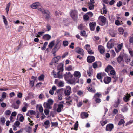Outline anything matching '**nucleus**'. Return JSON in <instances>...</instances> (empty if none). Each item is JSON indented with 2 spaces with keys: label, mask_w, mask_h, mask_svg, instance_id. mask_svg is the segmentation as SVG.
<instances>
[{
  "label": "nucleus",
  "mask_w": 133,
  "mask_h": 133,
  "mask_svg": "<svg viewBox=\"0 0 133 133\" xmlns=\"http://www.w3.org/2000/svg\"><path fill=\"white\" fill-rule=\"evenodd\" d=\"M111 78L110 77L105 78L104 80V82L106 84H108L111 81Z\"/></svg>",
  "instance_id": "25"
},
{
  "label": "nucleus",
  "mask_w": 133,
  "mask_h": 133,
  "mask_svg": "<svg viewBox=\"0 0 133 133\" xmlns=\"http://www.w3.org/2000/svg\"><path fill=\"white\" fill-rule=\"evenodd\" d=\"M68 83L72 85H75L76 83H78L79 82V79L77 78H74L68 80Z\"/></svg>",
  "instance_id": "3"
},
{
  "label": "nucleus",
  "mask_w": 133,
  "mask_h": 133,
  "mask_svg": "<svg viewBox=\"0 0 133 133\" xmlns=\"http://www.w3.org/2000/svg\"><path fill=\"white\" fill-rule=\"evenodd\" d=\"M38 10L40 11L43 14L45 13V12L47 11L48 10H44L42 7H41L39 8L38 9Z\"/></svg>",
  "instance_id": "31"
},
{
  "label": "nucleus",
  "mask_w": 133,
  "mask_h": 133,
  "mask_svg": "<svg viewBox=\"0 0 133 133\" xmlns=\"http://www.w3.org/2000/svg\"><path fill=\"white\" fill-rule=\"evenodd\" d=\"M71 92V88L69 86H66L64 93L65 95H69Z\"/></svg>",
  "instance_id": "6"
},
{
  "label": "nucleus",
  "mask_w": 133,
  "mask_h": 133,
  "mask_svg": "<svg viewBox=\"0 0 133 133\" xmlns=\"http://www.w3.org/2000/svg\"><path fill=\"white\" fill-rule=\"evenodd\" d=\"M123 58V55H120L117 58V60L118 63H120L122 61Z\"/></svg>",
  "instance_id": "28"
},
{
  "label": "nucleus",
  "mask_w": 133,
  "mask_h": 133,
  "mask_svg": "<svg viewBox=\"0 0 133 133\" xmlns=\"http://www.w3.org/2000/svg\"><path fill=\"white\" fill-rule=\"evenodd\" d=\"M70 16L74 20H76L78 18L77 12L76 10H71L70 12Z\"/></svg>",
  "instance_id": "2"
},
{
  "label": "nucleus",
  "mask_w": 133,
  "mask_h": 133,
  "mask_svg": "<svg viewBox=\"0 0 133 133\" xmlns=\"http://www.w3.org/2000/svg\"><path fill=\"white\" fill-rule=\"evenodd\" d=\"M51 38V36L48 34L45 35L43 36V39L45 40H49Z\"/></svg>",
  "instance_id": "23"
},
{
  "label": "nucleus",
  "mask_w": 133,
  "mask_h": 133,
  "mask_svg": "<svg viewBox=\"0 0 133 133\" xmlns=\"http://www.w3.org/2000/svg\"><path fill=\"white\" fill-rule=\"evenodd\" d=\"M114 41L113 39L110 40L107 44V46L108 48H111L114 46Z\"/></svg>",
  "instance_id": "8"
},
{
  "label": "nucleus",
  "mask_w": 133,
  "mask_h": 133,
  "mask_svg": "<svg viewBox=\"0 0 133 133\" xmlns=\"http://www.w3.org/2000/svg\"><path fill=\"white\" fill-rule=\"evenodd\" d=\"M75 51L82 55H83L84 54V51L83 49L79 47L76 48L75 49Z\"/></svg>",
  "instance_id": "7"
},
{
  "label": "nucleus",
  "mask_w": 133,
  "mask_h": 133,
  "mask_svg": "<svg viewBox=\"0 0 133 133\" xmlns=\"http://www.w3.org/2000/svg\"><path fill=\"white\" fill-rule=\"evenodd\" d=\"M7 96V94L5 92H3L2 93V95L1 96L2 98L3 99H5Z\"/></svg>",
  "instance_id": "48"
},
{
  "label": "nucleus",
  "mask_w": 133,
  "mask_h": 133,
  "mask_svg": "<svg viewBox=\"0 0 133 133\" xmlns=\"http://www.w3.org/2000/svg\"><path fill=\"white\" fill-rule=\"evenodd\" d=\"M40 5V4L38 2L34 3L31 5L30 7L32 9H36Z\"/></svg>",
  "instance_id": "16"
},
{
  "label": "nucleus",
  "mask_w": 133,
  "mask_h": 133,
  "mask_svg": "<svg viewBox=\"0 0 133 133\" xmlns=\"http://www.w3.org/2000/svg\"><path fill=\"white\" fill-rule=\"evenodd\" d=\"M123 44L122 43L118 45L117 48H115V50L117 53L119 52L123 48Z\"/></svg>",
  "instance_id": "10"
},
{
  "label": "nucleus",
  "mask_w": 133,
  "mask_h": 133,
  "mask_svg": "<svg viewBox=\"0 0 133 133\" xmlns=\"http://www.w3.org/2000/svg\"><path fill=\"white\" fill-rule=\"evenodd\" d=\"M87 89L89 92H91L94 93H95L96 92L95 90L94 89L93 90L91 87L90 86H88L87 87Z\"/></svg>",
  "instance_id": "30"
},
{
  "label": "nucleus",
  "mask_w": 133,
  "mask_h": 133,
  "mask_svg": "<svg viewBox=\"0 0 133 133\" xmlns=\"http://www.w3.org/2000/svg\"><path fill=\"white\" fill-rule=\"evenodd\" d=\"M38 110L40 112L43 113V108L42 106L41 105L39 107Z\"/></svg>",
  "instance_id": "50"
},
{
  "label": "nucleus",
  "mask_w": 133,
  "mask_h": 133,
  "mask_svg": "<svg viewBox=\"0 0 133 133\" xmlns=\"http://www.w3.org/2000/svg\"><path fill=\"white\" fill-rule=\"evenodd\" d=\"M58 85L61 87H63L64 85V83L62 81H60L58 83Z\"/></svg>",
  "instance_id": "44"
},
{
  "label": "nucleus",
  "mask_w": 133,
  "mask_h": 133,
  "mask_svg": "<svg viewBox=\"0 0 133 133\" xmlns=\"http://www.w3.org/2000/svg\"><path fill=\"white\" fill-rule=\"evenodd\" d=\"M32 131V128L31 127L29 126L26 129V132L30 133Z\"/></svg>",
  "instance_id": "43"
},
{
  "label": "nucleus",
  "mask_w": 133,
  "mask_h": 133,
  "mask_svg": "<svg viewBox=\"0 0 133 133\" xmlns=\"http://www.w3.org/2000/svg\"><path fill=\"white\" fill-rule=\"evenodd\" d=\"M50 12L47 10L45 12V13L43 14V16L46 19H49L50 17Z\"/></svg>",
  "instance_id": "17"
},
{
  "label": "nucleus",
  "mask_w": 133,
  "mask_h": 133,
  "mask_svg": "<svg viewBox=\"0 0 133 133\" xmlns=\"http://www.w3.org/2000/svg\"><path fill=\"white\" fill-rule=\"evenodd\" d=\"M61 57L59 56L54 57L52 59V63H56L60 59Z\"/></svg>",
  "instance_id": "21"
},
{
  "label": "nucleus",
  "mask_w": 133,
  "mask_h": 133,
  "mask_svg": "<svg viewBox=\"0 0 133 133\" xmlns=\"http://www.w3.org/2000/svg\"><path fill=\"white\" fill-rule=\"evenodd\" d=\"M88 114L85 112H83L81 113V117L82 118H85L88 117Z\"/></svg>",
  "instance_id": "27"
},
{
  "label": "nucleus",
  "mask_w": 133,
  "mask_h": 133,
  "mask_svg": "<svg viewBox=\"0 0 133 133\" xmlns=\"http://www.w3.org/2000/svg\"><path fill=\"white\" fill-rule=\"evenodd\" d=\"M72 75L69 72H66L64 75V77L66 80L70 78H71L72 77Z\"/></svg>",
  "instance_id": "13"
},
{
  "label": "nucleus",
  "mask_w": 133,
  "mask_h": 133,
  "mask_svg": "<svg viewBox=\"0 0 133 133\" xmlns=\"http://www.w3.org/2000/svg\"><path fill=\"white\" fill-rule=\"evenodd\" d=\"M78 122L77 121L76 123L74 125V129L75 130H77V128L78 126Z\"/></svg>",
  "instance_id": "40"
},
{
  "label": "nucleus",
  "mask_w": 133,
  "mask_h": 133,
  "mask_svg": "<svg viewBox=\"0 0 133 133\" xmlns=\"http://www.w3.org/2000/svg\"><path fill=\"white\" fill-rule=\"evenodd\" d=\"M48 43L47 42H46L45 43L43 47L41 48V49L42 50H44L45 49Z\"/></svg>",
  "instance_id": "45"
},
{
  "label": "nucleus",
  "mask_w": 133,
  "mask_h": 133,
  "mask_svg": "<svg viewBox=\"0 0 133 133\" xmlns=\"http://www.w3.org/2000/svg\"><path fill=\"white\" fill-rule=\"evenodd\" d=\"M101 96V94L100 93H97L95 94L94 96V97L95 98H98Z\"/></svg>",
  "instance_id": "41"
},
{
  "label": "nucleus",
  "mask_w": 133,
  "mask_h": 133,
  "mask_svg": "<svg viewBox=\"0 0 133 133\" xmlns=\"http://www.w3.org/2000/svg\"><path fill=\"white\" fill-rule=\"evenodd\" d=\"M57 69L58 70L57 72L58 77L59 78H63V76L61 72L63 70V67L62 66H59L57 68Z\"/></svg>",
  "instance_id": "4"
},
{
  "label": "nucleus",
  "mask_w": 133,
  "mask_h": 133,
  "mask_svg": "<svg viewBox=\"0 0 133 133\" xmlns=\"http://www.w3.org/2000/svg\"><path fill=\"white\" fill-rule=\"evenodd\" d=\"M118 31L120 34H122L123 33L124 30L123 28L120 27L118 29Z\"/></svg>",
  "instance_id": "36"
},
{
  "label": "nucleus",
  "mask_w": 133,
  "mask_h": 133,
  "mask_svg": "<svg viewBox=\"0 0 133 133\" xmlns=\"http://www.w3.org/2000/svg\"><path fill=\"white\" fill-rule=\"evenodd\" d=\"M28 112L31 115H34L36 113L35 111L33 110H30Z\"/></svg>",
  "instance_id": "58"
},
{
  "label": "nucleus",
  "mask_w": 133,
  "mask_h": 133,
  "mask_svg": "<svg viewBox=\"0 0 133 133\" xmlns=\"http://www.w3.org/2000/svg\"><path fill=\"white\" fill-rule=\"evenodd\" d=\"M131 96L130 94H128L127 93L123 97V100L125 102H127L129 100V98Z\"/></svg>",
  "instance_id": "14"
},
{
  "label": "nucleus",
  "mask_w": 133,
  "mask_h": 133,
  "mask_svg": "<svg viewBox=\"0 0 133 133\" xmlns=\"http://www.w3.org/2000/svg\"><path fill=\"white\" fill-rule=\"evenodd\" d=\"M96 25V24L95 22H90L89 24L90 28L92 31L94 30L95 27Z\"/></svg>",
  "instance_id": "15"
},
{
  "label": "nucleus",
  "mask_w": 133,
  "mask_h": 133,
  "mask_svg": "<svg viewBox=\"0 0 133 133\" xmlns=\"http://www.w3.org/2000/svg\"><path fill=\"white\" fill-rule=\"evenodd\" d=\"M89 17H91L93 16V13L91 12H89L87 14Z\"/></svg>",
  "instance_id": "60"
},
{
  "label": "nucleus",
  "mask_w": 133,
  "mask_h": 133,
  "mask_svg": "<svg viewBox=\"0 0 133 133\" xmlns=\"http://www.w3.org/2000/svg\"><path fill=\"white\" fill-rule=\"evenodd\" d=\"M92 73V69L91 68H89V70H88L87 73L88 76H90L91 75Z\"/></svg>",
  "instance_id": "35"
},
{
  "label": "nucleus",
  "mask_w": 133,
  "mask_h": 133,
  "mask_svg": "<svg viewBox=\"0 0 133 133\" xmlns=\"http://www.w3.org/2000/svg\"><path fill=\"white\" fill-rule=\"evenodd\" d=\"M98 49L101 53L102 54L105 51V50L104 47L101 45L98 46Z\"/></svg>",
  "instance_id": "18"
},
{
  "label": "nucleus",
  "mask_w": 133,
  "mask_h": 133,
  "mask_svg": "<svg viewBox=\"0 0 133 133\" xmlns=\"http://www.w3.org/2000/svg\"><path fill=\"white\" fill-rule=\"evenodd\" d=\"M63 44L64 46H66L68 45V41H65L63 42Z\"/></svg>",
  "instance_id": "56"
},
{
  "label": "nucleus",
  "mask_w": 133,
  "mask_h": 133,
  "mask_svg": "<svg viewBox=\"0 0 133 133\" xmlns=\"http://www.w3.org/2000/svg\"><path fill=\"white\" fill-rule=\"evenodd\" d=\"M10 4H11L9 2L6 5V10L7 14H8V11H9V8L10 6Z\"/></svg>",
  "instance_id": "37"
},
{
  "label": "nucleus",
  "mask_w": 133,
  "mask_h": 133,
  "mask_svg": "<svg viewBox=\"0 0 133 133\" xmlns=\"http://www.w3.org/2000/svg\"><path fill=\"white\" fill-rule=\"evenodd\" d=\"M129 52L132 56H133V51L131 49L129 50Z\"/></svg>",
  "instance_id": "64"
},
{
  "label": "nucleus",
  "mask_w": 133,
  "mask_h": 133,
  "mask_svg": "<svg viewBox=\"0 0 133 133\" xmlns=\"http://www.w3.org/2000/svg\"><path fill=\"white\" fill-rule=\"evenodd\" d=\"M120 103V100L119 98L115 102L114 104V106L116 108L117 107H118L119 104Z\"/></svg>",
  "instance_id": "33"
},
{
  "label": "nucleus",
  "mask_w": 133,
  "mask_h": 133,
  "mask_svg": "<svg viewBox=\"0 0 133 133\" xmlns=\"http://www.w3.org/2000/svg\"><path fill=\"white\" fill-rule=\"evenodd\" d=\"M49 110L47 109H46L44 110V113L46 115H47L49 114Z\"/></svg>",
  "instance_id": "59"
},
{
  "label": "nucleus",
  "mask_w": 133,
  "mask_h": 133,
  "mask_svg": "<svg viewBox=\"0 0 133 133\" xmlns=\"http://www.w3.org/2000/svg\"><path fill=\"white\" fill-rule=\"evenodd\" d=\"M114 128V125L112 124H109L107 125L106 127V130L107 131H111Z\"/></svg>",
  "instance_id": "9"
},
{
  "label": "nucleus",
  "mask_w": 133,
  "mask_h": 133,
  "mask_svg": "<svg viewBox=\"0 0 133 133\" xmlns=\"http://www.w3.org/2000/svg\"><path fill=\"white\" fill-rule=\"evenodd\" d=\"M65 69L68 71H70L72 69V66L71 65L68 66L66 67Z\"/></svg>",
  "instance_id": "47"
},
{
  "label": "nucleus",
  "mask_w": 133,
  "mask_h": 133,
  "mask_svg": "<svg viewBox=\"0 0 133 133\" xmlns=\"http://www.w3.org/2000/svg\"><path fill=\"white\" fill-rule=\"evenodd\" d=\"M84 48L86 49L87 51L90 50L91 49L90 46L88 44H86Z\"/></svg>",
  "instance_id": "39"
},
{
  "label": "nucleus",
  "mask_w": 133,
  "mask_h": 133,
  "mask_svg": "<svg viewBox=\"0 0 133 133\" xmlns=\"http://www.w3.org/2000/svg\"><path fill=\"white\" fill-rule=\"evenodd\" d=\"M110 74L111 75H114L115 74V70L113 69L110 71Z\"/></svg>",
  "instance_id": "62"
},
{
  "label": "nucleus",
  "mask_w": 133,
  "mask_h": 133,
  "mask_svg": "<svg viewBox=\"0 0 133 133\" xmlns=\"http://www.w3.org/2000/svg\"><path fill=\"white\" fill-rule=\"evenodd\" d=\"M89 17L87 14H85L83 16V18L84 20H87L89 19Z\"/></svg>",
  "instance_id": "52"
},
{
  "label": "nucleus",
  "mask_w": 133,
  "mask_h": 133,
  "mask_svg": "<svg viewBox=\"0 0 133 133\" xmlns=\"http://www.w3.org/2000/svg\"><path fill=\"white\" fill-rule=\"evenodd\" d=\"M124 123L125 121L123 119H121L120 120L119 122L118 123V125H120Z\"/></svg>",
  "instance_id": "57"
},
{
  "label": "nucleus",
  "mask_w": 133,
  "mask_h": 133,
  "mask_svg": "<svg viewBox=\"0 0 133 133\" xmlns=\"http://www.w3.org/2000/svg\"><path fill=\"white\" fill-rule=\"evenodd\" d=\"M55 43V41L53 40L48 45V47L51 49L53 47Z\"/></svg>",
  "instance_id": "32"
},
{
  "label": "nucleus",
  "mask_w": 133,
  "mask_h": 133,
  "mask_svg": "<svg viewBox=\"0 0 133 133\" xmlns=\"http://www.w3.org/2000/svg\"><path fill=\"white\" fill-rule=\"evenodd\" d=\"M101 62H96L94 63L93 64V66L94 68H95L101 66Z\"/></svg>",
  "instance_id": "19"
},
{
  "label": "nucleus",
  "mask_w": 133,
  "mask_h": 133,
  "mask_svg": "<svg viewBox=\"0 0 133 133\" xmlns=\"http://www.w3.org/2000/svg\"><path fill=\"white\" fill-rule=\"evenodd\" d=\"M88 6L89 9L91 10H92L94 7V5L93 4H88Z\"/></svg>",
  "instance_id": "54"
},
{
  "label": "nucleus",
  "mask_w": 133,
  "mask_h": 133,
  "mask_svg": "<svg viewBox=\"0 0 133 133\" xmlns=\"http://www.w3.org/2000/svg\"><path fill=\"white\" fill-rule=\"evenodd\" d=\"M59 49H57L55 47H54L53 48L52 51V53L53 54L54 56H55V53Z\"/></svg>",
  "instance_id": "34"
},
{
  "label": "nucleus",
  "mask_w": 133,
  "mask_h": 133,
  "mask_svg": "<svg viewBox=\"0 0 133 133\" xmlns=\"http://www.w3.org/2000/svg\"><path fill=\"white\" fill-rule=\"evenodd\" d=\"M74 75L75 77H77V78L78 79V78H80V73L78 71H76L74 72Z\"/></svg>",
  "instance_id": "26"
},
{
  "label": "nucleus",
  "mask_w": 133,
  "mask_h": 133,
  "mask_svg": "<svg viewBox=\"0 0 133 133\" xmlns=\"http://www.w3.org/2000/svg\"><path fill=\"white\" fill-rule=\"evenodd\" d=\"M59 39H57L56 41V44L54 47L57 49H59L61 46V43Z\"/></svg>",
  "instance_id": "20"
},
{
  "label": "nucleus",
  "mask_w": 133,
  "mask_h": 133,
  "mask_svg": "<svg viewBox=\"0 0 133 133\" xmlns=\"http://www.w3.org/2000/svg\"><path fill=\"white\" fill-rule=\"evenodd\" d=\"M44 75H41L38 77V80L39 81L43 80L44 78Z\"/></svg>",
  "instance_id": "49"
},
{
  "label": "nucleus",
  "mask_w": 133,
  "mask_h": 133,
  "mask_svg": "<svg viewBox=\"0 0 133 133\" xmlns=\"http://www.w3.org/2000/svg\"><path fill=\"white\" fill-rule=\"evenodd\" d=\"M46 128H47L50 126V122L49 120H47L45 121L44 122V124L43 125Z\"/></svg>",
  "instance_id": "24"
},
{
  "label": "nucleus",
  "mask_w": 133,
  "mask_h": 133,
  "mask_svg": "<svg viewBox=\"0 0 133 133\" xmlns=\"http://www.w3.org/2000/svg\"><path fill=\"white\" fill-rule=\"evenodd\" d=\"M106 18L104 16H100L98 20L102 23V25L105 24L106 21Z\"/></svg>",
  "instance_id": "11"
},
{
  "label": "nucleus",
  "mask_w": 133,
  "mask_h": 133,
  "mask_svg": "<svg viewBox=\"0 0 133 133\" xmlns=\"http://www.w3.org/2000/svg\"><path fill=\"white\" fill-rule=\"evenodd\" d=\"M115 24L117 26H119L122 25L123 23L122 20H116L115 21Z\"/></svg>",
  "instance_id": "22"
},
{
  "label": "nucleus",
  "mask_w": 133,
  "mask_h": 133,
  "mask_svg": "<svg viewBox=\"0 0 133 133\" xmlns=\"http://www.w3.org/2000/svg\"><path fill=\"white\" fill-rule=\"evenodd\" d=\"M64 103V101H62L60 102V104H59L58 106L57 109L56 110V111L58 112H60L62 109L63 108V104Z\"/></svg>",
  "instance_id": "5"
},
{
  "label": "nucleus",
  "mask_w": 133,
  "mask_h": 133,
  "mask_svg": "<svg viewBox=\"0 0 133 133\" xmlns=\"http://www.w3.org/2000/svg\"><path fill=\"white\" fill-rule=\"evenodd\" d=\"M95 60L94 57L92 56H88L87 58V62L89 63H91L94 62Z\"/></svg>",
  "instance_id": "12"
},
{
  "label": "nucleus",
  "mask_w": 133,
  "mask_h": 133,
  "mask_svg": "<svg viewBox=\"0 0 133 133\" xmlns=\"http://www.w3.org/2000/svg\"><path fill=\"white\" fill-rule=\"evenodd\" d=\"M18 117L20 116L19 121L20 122H22L24 120V117L23 115L21 114H19L18 115Z\"/></svg>",
  "instance_id": "38"
},
{
  "label": "nucleus",
  "mask_w": 133,
  "mask_h": 133,
  "mask_svg": "<svg viewBox=\"0 0 133 133\" xmlns=\"http://www.w3.org/2000/svg\"><path fill=\"white\" fill-rule=\"evenodd\" d=\"M131 61V59L129 57H127L125 59V62L127 64L129 63Z\"/></svg>",
  "instance_id": "53"
},
{
  "label": "nucleus",
  "mask_w": 133,
  "mask_h": 133,
  "mask_svg": "<svg viewBox=\"0 0 133 133\" xmlns=\"http://www.w3.org/2000/svg\"><path fill=\"white\" fill-rule=\"evenodd\" d=\"M113 69V67L111 65H108L107 68L105 69V71L107 72H109V71H111Z\"/></svg>",
  "instance_id": "29"
},
{
  "label": "nucleus",
  "mask_w": 133,
  "mask_h": 133,
  "mask_svg": "<svg viewBox=\"0 0 133 133\" xmlns=\"http://www.w3.org/2000/svg\"><path fill=\"white\" fill-rule=\"evenodd\" d=\"M53 102L54 101L52 99H49L46 102H45L44 103V107L45 108L51 109L52 108L51 105L53 104Z\"/></svg>",
  "instance_id": "1"
},
{
  "label": "nucleus",
  "mask_w": 133,
  "mask_h": 133,
  "mask_svg": "<svg viewBox=\"0 0 133 133\" xmlns=\"http://www.w3.org/2000/svg\"><path fill=\"white\" fill-rule=\"evenodd\" d=\"M128 110V108L126 107H123L121 109V111L123 112H126Z\"/></svg>",
  "instance_id": "46"
},
{
  "label": "nucleus",
  "mask_w": 133,
  "mask_h": 133,
  "mask_svg": "<svg viewBox=\"0 0 133 133\" xmlns=\"http://www.w3.org/2000/svg\"><path fill=\"white\" fill-rule=\"evenodd\" d=\"M20 124V122L19 121H17L15 122L14 125H15L16 127H18Z\"/></svg>",
  "instance_id": "63"
},
{
  "label": "nucleus",
  "mask_w": 133,
  "mask_h": 133,
  "mask_svg": "<svg viewBox=\"0 0 133 133\" xmlns=\"http://www.w3.org/2000/svg\"><path fill=\"white\" fill-rule=\"evenodd\" d=\"M97 77L98 79H101L102 78L101 74H98L97 75Z\"/></svg>",
  "instance_id": "61"
},
{
  "label": "nucleus",
  "mask_w": 133,
  "mask_h": 133,
  "mask_svg": "<svg viewBox=\"0 0 133 133\" xmlns=\"http://www.w3.org/2000/svg\"><path fill=\"white\" fill-rule=\"evenodd\" d=\"M101 123L102 126H104L107 122V121L106 120L105 121H101Z\"/></svg>",
  "instance_id": "42"
},
{
  "label": "nucleus",
  "mask_w": 133,
  "mask_h": 133,
  "mask_svg": "<svg viewBox=\"0 0 133 133\" xmlns=\"http://www.w3.org/2000/svg\"><path fill=\"white\" fill-rule=\"evenodd\" d=\"M58 105L57 104H55L53 106V109L54 111H56Z\"/></svg>",
  "instance_id": "51"
},
{
  "label": "nucleus",
  "mask_w": 133,
  "mask_h": 133,
  "mask_svg": "<svg viewBox=\"0 0 133 133\" xmlns=\"http://www.w3.org/2000/svg\"><path fill=\"white\" fill-rule=\"evenodd\" d=\"M11 111L9 110H7L5 112V114L6 115H10L11 114Z\"/></svg>",
  "instance_id": "55"
}]
</instances>
